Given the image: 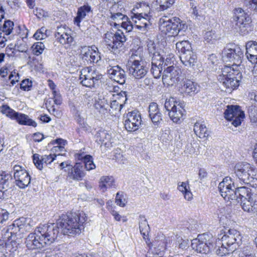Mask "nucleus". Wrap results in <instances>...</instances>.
Segmentation results:
<instances>
[{
	"mask_svg": "<svg viewBox=\"0 0 257 257\" xmlns=\"http://www.w3.org/2000/svg\"><path fill=\"white\" fill-rule=\"evenodd\" d=\"M102 78V75L99 74L98 72L93 71L92 72V77L91 79L93 81V86H94V84L96 83L99 80Z\"/></svg>",
	"mask_w": 257,
	"mask_h": 257,
	"instance_id": "61",
	"label": "nucleus"
},
{
	"mask_svg": "<svg viewBox=\"0 0 257 257\" xmlns=\"http://www.w3.org/2000/svg\"><path fill=\"white\" fill-rule=\"evenodd\" d=\"M189 186L185 182H182L181 185H178V189L184 194L185 198L187 200H190L192 197V194L188 190Z\"/></svg>",
	"mask_w": 257,
	"mask_h": 257,
	"instance_id": "44",
	"label": "nucleus"
},
{
	"mask_svg": "<svg viewBox=\"0 0 257 257\" xmlns=\"http://www.w3.org/2000/svg\"><path fill=\"white\" fill-rule=\"evenodd\" d=\"M126 40L123 32L120 30H118L115 33L107 32L104 37L107 48L116 57H120L125 52L124 43Z\"/></svg>",
	"mask_w": 257,
	"mask_h": 257,
	"instance_id": "2",
	"label": "nucleus"
},
{
	"mask_svg": "<svg viewBox=\"0 0 257 257\" xmlns=\"http://www.w3.org/2000/svg\"><path fill=\"white\" fill-rule=\"evenodd\" d=\"M24 38H23L21 40H17L15 44L16 48L21 52H26L28 49L27 44L24 41Z\"/></svg>",
	"mask_w": 257,
	"mask_h": 257,
	"instance_id": "51",
	"label": "nucleus"
},
{
	"mask_svg": "<svg viewBox=\"0 0 257 257\" xmlns=\"http://www.w3.org/2000/svg\"><path fill=\"white\" fill-rule=\"evenodd\" d=\"M252 201V198L251 199H246L240 201L242 209L244 211L249 213L250 208H251L253 204Z\"/></svg>",
	"mask_w": 257,
	"mask_h": 257,
	"instance_id": "52",
	"label": "nucleus"
},
{
	"mask_svg": "<svg viewBox=\"0 0 257 257\" xmlns=\"http://www.w3.org/2000/svg\"><path fill=\"white\" fill-rule=\"evenodd\" d=\"M56 39L60 44L65 45L66 44H71L73 41V38L69 33L61 34L58 36H56Z\"/></svg>",
	"mask_w": 257,
	"mask_h": 257,
	"instance_id": "39",
	"label": "nucleus"
},
{
	"mask_svg": "<svg viewBox=\"0 0 257 257\" xmlns=\"http://www.w3.org/2000/svg\"><path fill=\"white\" fill-rule=\"evenodd\" d=\"M31 49L34 55L39 56L43 53L45 49V45L41 42H36L33 44Z\"/></svg>",
	"mask_w": 257,
	"mask_h": 257,
	"instance_id": "42",
	"label": "nucleus"
},
{
	"mask_svg": "<svg viewBox=\"0 0 257 257\" xmlns=\"http://www.w3.org/2000/svg\"><path fill=\"white\" fill-rule=\"evenodd\" d=\"M224 116L226 120L232 121V124L237 127L241 124L245 115L239 106L228 105L224 111Z\"/></svg>",
	"mask_w": 257,
	"mask_h": 257,
	"instance_id": "9",
	"label": "nucleus"
},
{
	"mask_svg": "<svg viewBox=\"0 0 257 257\" xmlns=\"http://www.w3.org/2000/svg\"><path fill=\"white\" fill-rule=\"evenodd\" d=\"M179 91L192 96L199 91L198 86L195 82L189 79H186L179 87Z\"/></svg>",
	"mask_w": 257,
	"mask_h": 257,
	"instance_id": "22",
	"label": "nucleus"
},
{
	"mask_svg": "<svg viewBox=\"0 0 257 257\" xmlns=\"http://www.w3.org/2000/svg\"><path fill=\"white\" fill-rule=\"evenodd\" d=\"M0 111L3 114H6L7 116L12 119H14V116L17 112L7 104L0 106Z\"/></svg>",
	"mask_w": 257,
	"mask_h": 257,
	"instance_id": "43",
	"label": "nucleus"
},
{
	"mask_svg": "<svg viewBox=\"0 0 257 257\" xmlns=\"http://www.w3.org/2000/svg\"><path fill=\"white\" fill-rule=\"evenodd\" d=\"M14 177L16 185L20 189H25L31 182L29 173L22 166L15 165L13 167Z\"/></svg>",
	"mask_w": 257,
	"mask_h": 257,
	"instance_id": "13",
	"label": "nucleus"
},
{
	"mask_svg": "<svg viewBox=\"0 0 257 257\" xmlns=\"http://www.w3.org/2000/svg\"><path fill=\"white\" fill-rule=\"evenodd\" d=\"M115 202L117 205L123 207L125 206V200L124 198V194L123 192H117L115 198Z\"/></svg>",
	"mask_w": 257,
	"mask_h": 257,
	"instance_id": "55",
	"label": "nucleus"
},
{
	"mask_svg": "<svg viewBox=\"0 0 257 257\" xmlns=\"http://www.w3.org/2000/svg\"><path fill=\"white\" fill-rule=\"evenodd\" d=\"M242 78V74L233 66H225L222 69V75L219 76L218 80L230 89H234L238 87Z\"/></svg>",
	"mask_w": 257,
	"mask_h": 257,
	"instance_id": "3",
	"label": "nucleus"
},
{
	"mask_svg": "<svg viewBox=\"0 0 257 257\" xmlns=\"http://www.w3.org/2000/svg\"><path fill=\"white\" fill-rule=\"evenodd\" d=\"M32 84L33 82L31 80L29 79H26L22 81L20 84V88L24 91H29L32 87Z\"/></svg>",
	"mask_w": 257,
	"mask_h": 257,
	"instance_id": "54",
	"label": "nucleus"
},
{
	"mask_svg": "<svg viewBox=\"0 0 257 257\" xmlns=\"http://www.w3.org/2000/svg\"><path fill=\"white\" fill-rule=\"evenodd\" d=\"M245 55L248 61H250L252 64H255L257 63V54H247L245 53Z\"/></svg>",
	"mask_w": 257,
	"mask_h": 257,
	"instance_id": "64",
	"label": "nucleus"
},
{
	"mask_svg": "<svg viewBox=\"0 0 257 257\" xmlns=\"http://www.w3.org/2000/svg\"><path fill=\"white\" fill-rule=\"evenodd\" d=\"M0 188L13 193L15 185L11 173L0 171Z\"/></svg>",
	"mask_w": 257,
	"mask_h": 257,
	"instance_id": "19",
	"label": "nucleus"
},
{
	"mask_svg": "<svg viewBox=\"0 0 257 257\" xmlns=\"http://www.w3.org/2000/svg\"><path fill=\"white\" fill-rule=\"evenodd\" d=\"M83 163H81L83 167L85 166L86 169L88 171L93 170L95 168V165L93 163L92 157L90 155H87Z\"/></svg>",
	"mask_w": 257,
	"mask_h": 257,
	"instance_id": "47",
	"label": "nucleus"
},
{
	"mask_svg": "<svg viewBox=\"0 0 257 257\" xmlns=\"http://www.w3.org/2000/svg\"><path fill=\"white\" fill-rule=\"evenodd\" d=\"M85 175L83 165L81 163H76L69 174L70 178L76 181L81 180Z\"/></svg>",
	"mask_w": 257,
	"mask_h": 257,
	"instance_id": "26",
	"label": "nucleus"
},
{
	"mask_svg": "<svg viewBox=\"0 0 257 257\" xmlns=\"http://www.w3.org/2000/svg\"><path fill=\"white\" fill-rule=\"evenodd\" d=\"M54 103L57 105H60L62 103V98L61 95L57 91L53 92Z\"/></svg>",
	"mask_w": 257,
	"mask_h": 257,
	"instance_id": "62",
	"label": "nucleus"
},
{
	"mask_svg": "<svg viewBox=\"0 0 257 257\" xmlns=\"http://www.w3.org/2000/svg\"><path fill=\"white\" fill-rule=\"evenodd\" d=\"M90 67H86L82 70L79 79L81 80V83L82 85L91 87L93 86V81H92V72Z\"/></svg>",
	"mask_w": 257,
	"mask_h": 257,
	"instance_id": "27",
	"label": "nucleus"
},
{
	"mask_svg": "<svg viewBox=\"0 0 257 257\" xmlns=\"http://www.w3.org/2000/svg\"><path fill=\"white\" fill-rule=\"evenodd\" d=\"M221 233L218 239V244H220V240L223 242V245L230 247V251H234L242 242V236L240 233L235 229H229L227 232Z\"/></svg>",
	"mask_w": 257,
	"mask_h": 257,
	"instance_id": "6",
	"label": "nucleus"
},
{
	"mask_svg": "<svg viewBox=\"0 0 257 257\" xmlns=\"http://www.w3.org/2000/svg\"><path fill=\"white\" fill-rule=\"evenodd\" d=\"M193 130L196 135L201 139L207 138L209 136V132L203 124L196 122Z\"/></svg>",
	"mask_w": 257,
	"mask_h": 257,
	"instance_id": "32",
	"label": "nucleus"
},
{
	"mask_svg": "<svg viewBox=\"0 0 257 257\" xmlns=\"http://www.w3.org/2000/svg\"><path fill=\"white\" fill-rule=\"evenodd\" d=\"M181 73V69L173 66L168 67L164 71L162 75V81L164 85H173L179 81Z\"/></svg>",
	"mask_w": 257,
	"mask_h": 257,
	"instance_id": "15",
	"label": "nucleus"
},
{
	"mask_svg": "<svg viewBox=\"0 0 257 257\" xmlns=\"http://www.w3.org/2000/svg\"><path fill=\"white\" fill-rule=\"evenodd\" d=\"M176 246L182 250L187 249L189 247L188 240H184L181 238L178 240Z\"/></svg>",
	"mask_w": 257,
	"mask_h": 257,
	"instance_id": "60",
	"label": "nucleus"
},
{
	"mask_svg": "<svg viewBox=\"0 0 257 257\" xmlns=\"http://www.w3.org/2000/svg\"><path fill=\"white\" fill-rule=\"evenodd\" d=\"M15 48H16L15 44H10L7 47L6 51L9 56H14L15 55Z\"/></svg>",
	"mask_w": 257,
	"mask_h": 257,
	"instance_id": "63",
	"label": "nucleus"
},
{
	"mask_svg": "<svg viewBox=\"0 0 257 257\" xmlns=\"http://www.w3.org/2000/svg\"><path fill=\"white\" fill-rule=\"evenodd\" d=\"M222 53L224 60L226 62H232V66L237 67L241 65L243 53L239 47L236 46L233 48H225Z\"/></svg>",
	"mask_w": 257,
	"mask_h": 257,
	"instance_id": "10",
	"label": "nucleus"
},
{
	"mask_svg": "<svg viewBox=\"0 0 257 257\" xmlns=\"http://www.w3.org/2000/svg\"><path fill=\"white\" fill-rule=\"evenodd\" d=\"M92 14V12L90 7L88 5H84L78 9L77 16H86Z\"/></svg>",
	"mask_w": 257,
	"mask_h": 257,
	"instance_id": "48",
	"label": "nucleus"
},
{
	"mask_svg": "<svg viewBox=\"0 0 257 257\" xmlns=\"http://www.w3.org/2000/svg\"><path fill=\"white\" fill-rule=\"evenodd\" d=\"M127 70L130 74L133 75L136 79H141L147 73L148 67L146 62L142 59L130 60L128 62Z\"/></svg>",
	"mask_w": 257,
	"mask_h": 257,
	"instance_id": "12",
	"label": "nucleus"
},
{
	"mask_svg": "<svg viewBox=\"0 0 257 257\" xmlns=\"http://www.w3.org/2000/svg\"><path fill=\"white\" fill-rule=\"evenodd\" d=\"M234 173L238 179L245 184L249 183L253 179V169L251 166L245 162L237 163L234 167Z\"/></svg>",
	"mask_w": 257,
	"mask_h": 257,
	"instance_id": "11",
	"label": "nucleus"
},
{
	"mask_svg": "<svg viewBox=\"0 0 257 257\" xmlns=\"http://www.w3.org/2000/svg\"><path fill=\"white\" fill-rule=\"evenodd\" d=\"M230 247L226 246V245H223V242H220V244H218V242H217L215 250L216 253L221 256L226 255L230 253L233 252V251H230Z\"/></svg>",
	"mask_w": 257,
	"mask_h": 257,
	"instance_id": "36",
	"label": "nucleus"
},
{
	"mask_svg": "<svg viewBox=\"0 0 257 257\" xmlns=\"http://www.w3.org/2000/svg\"><path fill=\"white\" fill-rule=\"evenodd\" d=\"M142 122L141 113L138 110H134L126 114L124 125L128 132H135L141 126Z\"/></svg>",
	"mask_w": 257,
	"mask_h": 257,
	"instance_id": "14",
	"label": "nucleus"
},
{
	"mask_svg": "<svg viewBox=\"0 0 257 257\" xmlns=\"http://www.w3.org/2000/svg\"><path fill=\"white\" fill-rule=\"evenodd\" d=\"M162 71V66H158L157 65H152L151 71L155 78L160 77Z\"/></svg>",
	"mask_w": 257,
	"mask_h": 257,
	"instance_id": "53",
	"label": "nucleus"
},
{
	"mask_svg": "<svg viewBox=\"0 0 257 257\" xmlns=\"http://www.w3.org/2000/svg\"><path fill=\"white\" fill-rule=\"evenodd\" d=\"M81 64L83 66L96 64L98 66L101 65V57L100 53L96 50L92 49L89 46L81 47L80 52Z\"/></svg>",
	"mask_w": 257,
	"mask_h": 257,
	"instance_id": "7",
	"label": "nucleus"
},
{
	"mask_svg": "<svg viewBox=\"0 0 257 257\" xmlns=\"http://www.w3.org/2000/svg\"><path fill=\"white\" fill-rule=\"evenodd\" d=\"M150 56L152 57V65L162 66L164 63V58L161 55L160 52L156 50L154 43L148 45Z\"/></svg>",
	"mask_w": 257,
	"mask_h": 257,
	"instance_id": "24",
	"label": "nucleus"
},
{
	"mask_svg": "<svg viewBox=\"0 0 257 257\" xmlns=\"http://www.w3.org/2000/svg\"><path fill=\"white\" fill-rule=\"evenodd\" d=\"M87 216L83 211H74L63 214L56 224H44L37 227L34 232L30 233L25 239V243L29 249L41 248L51 244L57 238L59 228L63 234L74 236L84 229L83 224Z\"/></svg>",
	"mask_w": 257,
	"mask_h": 257,
	"instance_id": "1",
	"label": "nucleus"
},
{
	"mask_svg": "<svg viewBox=\"0 0 257 257\" xmlns=\"http://www.w3.org/2000/svg\"><path fill=\"white\" fill-rule=\"evenodd\" d=\"M176 17H173V19H168L166 20L163 18L160 19L161 27L165 28L163 30L169 37H175L177 36L179 33L178 30V22L177 21Z\"/></svg>",
	"mask_w": 257,
	"mask_h": 257,
	"instance_id": "18",
	"label": "nucleus"
},
{
	"mask_svg": "<svg viewBox=\"0 0 257 257\" xmlns=\"http://www.w3.org/2000/svg\"><path fill=\"white\" fill-rule=\"evenodd\" d=\"M16 234H11V236H8V240L6 242V247L10 252H14L16 251L18 248V244L15 240Z\"/></svg>",
	"mask_w": 257,
	"mask_h": 257,
	"instance_id": "35",
	"label": "nucleus"
},
{
	"mask_svg": "<svg viewBox=\"0 0 257 257\" xmlns=\"http://www.w3.org/2000/svg\"><path fill=\"white\" fill-rule=\"evenodd\" d=\"M114 179L111 176H103L101 177L99 187L103 192H105L107 188L114 186Z\"/></svg>",
	"mask_w": 257,
	"mask_h": 257,
	"instance_id": "34",
	"label": "nucleus"
},
{
	"mask_svg": "<svg viewBox=\"0 0 257 257\" xmlns=\"http://www.w3.org/2000/svg\"><path fill=\"white\" fill-rule=\"evenodd\" d=\"M246 53L247 54H257V42L250 41L246 43Z\"/></svg>",
	"mask_w": 257,
	"mask_h": 257,
	"instance_id": "46",
	"label": "nucleus"
},
{
	"mask_svg": "<svg viewBox=\"0 0 257 257\" xmlns=\"http://www.w3.org/2000/svg\"><path fill=\"white\" fill-rule=\"evenodd\" d=\"M149 117L152 122L155 125H158L162 121V115L160 111L158 113H155L149 115Z\"/></svg>",
	"mask_w": 257,
	"mask_h": 257,
	"instance_id": "49",
	"label": "nucleus"
},
{
	"mask_svg": "<svg viewBox=\"0 0 257 257\" xmlns=\"http://www.w3.org/2000/svg\"><path fill=\"white\" fill-rule=\"evenodd\" d=\"M238 257H255L250 246H244L238 251Z\"/></svg>",
	"mask_w": 257,
	"mask_h": 257,
	"instance_id": "40",
	"label": "nucleus"
},
{
	"mask_svg": "<svg viewBox=\"0 0 257 257\" xmlns=\"http://www.w3.org/2000/svg\"><path fill=\"white\" fill-rule=\"evenodd\" d=\"M108 74L110 78L120 84H123L125 82L126 74L125 71L121 69L118 65L111 67L107 70Z\"/></svg>",
	"mask_w": 257,
	"mask_h": 257,
	"instance_id": "21",
	"label": "nucleus"
},
{
	"mask_svg": "<svg viewBox=\"0 0 257 257\" xmlns=\"http://www.w3.org/2000/svg\"><path fill=\"white\" fill-rule=\"evenodd\" d=\"M9 212L5 209L0 208V224H3L9 218Z\"/></svg>",
	"mask_w": 257,
	"mask_h": 257,
	"instance_id": "57",
	"label": "nucleus"
},
{
	"mask_svg": "<svg viewBox=\"0 0 257 257\" xmlns=\"http://www.w3.org/2000/svg\"><path fill=\"white\" fill-rule=\"evenodd\" d=\"M56 157V155L54 154H50L49 155L42 156V160L44 164L48 165L51 164Z\"/></svg>",
	"mask_w": 257,
	"mask_h": 257,
	"instance_id": "56",
	"label": "nucleus"
},
{
	"mask_svg": "<svg viewBox=\"0 0 257 257\" xmlns=\"http://www.w3.org/2000/svg\"><path fill=\"white\" fill-rule=\"evenodd\" d=\"M176 47L180 53L182 63L186 67H193L197 62V56L193 51L191 44L187 41H183L177 42Z\"/></svg>",
	"mask_w": 257,
	"mask_h": 257,
	"instance_id": "4",
	"label": "nucleus"
},
{
	"mask_svg": "<svg viewBox=\"0 0 257 257\" xmlns=\"http://www.w3.org/2000/svg\"><path fill=\"white\" fill-rule=\"evenodd\" d=\"M95 137L97 142L103 144L107 148L109 147L112 143L111 141V135L105 130H100L97 131Z\"/></svg>",
	"mask_w": 257,
	"mask_h": 257,
	"instance_id": "25",
	"label": "nucleus"
},
{
	"mask_svg": "<svg viewBox=\"0 0 257 257\" xmlns=\"http://www.w3.org/2000/svg\"><path fill=\"white\" fill-rule=\"evenodd\" d=\"M251 17H233V27L242 35H246L252 29Z\"/></svg>",
	"mask_w": 257,
	"mask_h": 257,
	"instance_id": "17",
	"label": "nucleus"
},
{
	"mask_svg": "<svg viewBox=\"0 0 257 257\" xmlns=\"http://www.w3.org/2000/svg\"><path fill=\"white\" fill-rule=\"evenodd\" d=\"M174 3V0H156L153 4V8L157 12L163 11Z\"/></svg>",
	"mask_w": 257,
	"mask_h": 257,
	"instance_id": "33",
	"label": "nucleus"
},
{
	"mask_svg": "<svg viewBox=\"0 0 257 257\" xmlns=\"http://www.w3.org/2000/svg\"><path fill=\"white\" fill-rule=\"evenodd\" d=\"M17 122L21 125L32 126L36 127L37 123L33 119L24 113L17 112L16 115L14 116V119Z\"/></svg>",
	"mask_w": 257,
	"mask_h": 257,
	"instance_id": "29",
	"label": "nucleus"
},
{
	"mask_svg": "<svg viewBox=\"0 0 257 257\" xmlns=\"http://www.w3.org/2000/svg\"><path fill=\"white\" fill-rule=\"evenodd\" d=\"M14 22L10 20H6L4 24L0 27V35L4 33L6 35H10L14 29Z\"/></svg>",
	"mask_w": 257,
	"mask_h": 257,
	"instance_id": "37",
	"label": "nucleus"
},
{
	"mask_svg": "<svg viewBox=\"0 0 257 257\" xmlns=\"http://www.w3.org/2000/svg\"><path fill=\"white\" fill-rule=\"evenodd\" d=\"M204 39L207 43H213L218 39V36L216 34L215 31L211 30L206 31L204 33Z\"/></svg>",
	"mask_w": 257,
	"mask_h": 257,
	"instance_id": "45",
	"label": "nucleus"
},
{
	"mask_svg": "<svg viewBox=\"0 0 257 257\" xmlns=\"http://www.w3.org/2000/svg\"><path fill=\"white\" fill-rule=\"evenodd\" d=\"M235 192L236 199L235 200H237L238 202H240L242 200L251 199L252 198L251 189L247 187H238L236 185Z\"/></svg>",
	"mask_w": 257,
	"mask_h": 257,
	"instance_id": "28",
	"label": "nucleus"
},
{
	"mask_svg": "<svg viewBox=\"0 0 257 257\" xmlns=\"http://www.w3.org/2000/svg\"><path fill=\"white\" fill-rule=\"evenodd\" d=\"M140 218L141 219L139 224L140 232L143 236H147L148 234L149 230H150L149 225L148 224L147 219L144 216L140 215Z\"/></svg>",
	"mask_w": 257,
	"mask_h": 257,
	"instance_id": "38",
	"label": "nucleus"
},
{
	"mask_svg": "<svg viewBox=\"0 0 257 257\" xmlns=\"http://www.w3.org/2000/svg\"><path fill=\"white\" fill-rule=\"evenodd\" d=\"M30 219L22 217L19 219L16 220L12 225H10L8 228V233L12 235H16L18 232L23 233L24 230L27 226L29 225Z\"/></svg>",
	"mask_w": 257,
	"mask_h": 257,
	"instance_id": "20",
	"label": "nucleus"
},
{
	"mask_svg": "<svg viewBox=\"0 0 257 257\" xmlns=\"http://www.w3.org/2000/svg\"><path fill=\"white\" fill-rule=\"evenodd\" d=\"M150 10L148 5L145 3L137 4L133 9L132 12L134 16H148L147 13Z\"/></svg>",
	"mask_w": 257,
	"mask_h": 257,
	"instance_id": "31",
	"label": "nucleus"
},
{
	"mask_svg": "<svg viewBox=\"0 0 257 257\" xmlns=\"http://www.w3.org/2000/svg\"><path fill=\"white\" fill-rule=\"evenodd\" d=\"M149 110V115L158 113L160 111V109L158 108V105L156 102H151L148 108Z\"/></svg>",
	"mask_w": 257,
	"mask_h": 257,
	"instance_id": "59",
	"label": "nucleus"
},
{
	"mask_svg": "<svg viewBox=\"0 0 257 257\" xmlns=\"http://www.w3.org/2000/svg\"><path fill=\"white\" fill-rule=\"evenodd\" d=\"M185 103L182 102L179 105L174 107L172 111L169 112V115L171 120L175 123H180L184 119L185 110Z\"/></svg>",
	"mask_w": 257,
	"mask_h": 257,
	"instance_id": "23",
	"label": "nucleus"
},
{
	"mask_svg": "<svg viewBox=\"0 0 257 257\" xmlns=\"http://www.w3.org/2000/svg\"><path fill=\"white\" fill-rule=\"evenodd\" d=\"M95 109L101 114H106L109 113V103L104 98H98L96 100L94 103Z\"/></svg>",
	"mask_w": 257,
	"mask_h": 257,
	"instance_id": "30",
	"label": "nucleus"
},
{
	"mask_svg": "<svg viewBox=\"0 0 257 257\" xmlns=\"http://www.w3.org/2000/svg\"><path fill=\"white\" fill-rule=\"evenodd\" d=\"M41 159L42 156L39 154H35L33 156V162L39 170H42L43 168L44 163Z\"/></svg>",
	"mask_w": 257,
	"mask_h": 257,
	"instance_id": "50",
	"label": "nucleus"
},
{
	"mask_svg": "<svg viewBox=\"0 0 257 257\" xmlns=\"http://www.w3.org/2000/svg\"><path fill=\"white\" fill-rule=\"evenodd\" d=\"M12 195V193L9 192V191L0 188V202L5 199H8Z\"/></svg>",
	"mask_w": 257,
	"mask_h": 257,
	"instance_id": "58",
	"label": "nucleus"
},
{
	"mask_svg": "<svg viewBox=\"0 0 257 257\" xmlns=\"http://www.w3.org/2000/svg\"><path fill=\"white\" fill-rule=\"evenodd\" d=\"M194 241L193 244H196V250L200 253H208L214 251L216 247V239L210 233L199 234Z\"/></svg>",
	"mask_w": 257,
	"mask_h": 257,
	"instance_id": "5",
	"label": "nucleus"
},
{
	"mask_svg": "<svg viewBox=\"0 0 257 257\" xmlns=\"http://www.w3.org/2000/svg\"><path fill=\"white\" fill-rule=\"evenodd\" d=\"M127 100V92L124 91H121L117 94V99L112 100L110 103L109 114L111 116L118 115Z\"/></svg>",
	"mask_w": 257,
	"mask_h": 257,
	"instance_id": "16",
	"label": "nucleus"
},
{
	"mask_svg": "<svg viewBox=\"0 0 257 257\" xmlns=\"http://www.w3.org/2000/svg\"><path fill=\"white\" fill-rule=\"evenodd\" d=\"M220 194L227 201L236 199V186L231 178L226 177L218 185Z\"/></svg>",
	"mask_w": 257,
	"mask_h": 257,
	"instance_id": "8",
	"label": "nucleus"
},
{
	"mask_svg": "<svg viewBox=\"0 0 257 257\" xmlns=\"http://www.w3.org/2000/svg\"><path fill=\"white\" fill-rule=\"evenodd\" d=\"M182 102L177 101L173 97H171L168 99H166L164 104V107L166 110L169 112L172 110V109L179 105Z\"/></svg>",
	"mask_w": 257,
	"mask_h": 257,
	"instance_id": "41",
	"label": "nucleus"
}]
</instances>
